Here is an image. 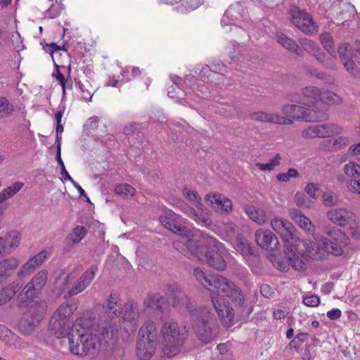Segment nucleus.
<instances>
[{"mask_svg": "<svg viewBox=\"0 0 360 360\" xmlns=\"http://www.w3.org/2000/svg\"><path fill=\"white\" fill-rule=\"evenodd\" d=\"M85 321L72 324L69 333L70 352L76 356L96 357L100 352L101 342L116 338L118 333L117 325L110 322L98 323L96 327H85Z\"/></svg>", "mask_w": 360, "mask_h": 360, "instance_id": "1", "label": "nucleus"}, {"mask_svg": "<svg viewBox=\"0 0 360 360\" xmlns=\"http://www.w3.org/2000/svg\"><path fill=\"white\" fill-rule=\"evenodd\" d=\"M271 228L278 233L284 243L285 257L276 259L274 266L281 271H287L289 266L299 271L305 269L304 260L309 258L304 248V240L295 234V226L289 221L278 217L271 220Z\"/></svg>", "mask_w": 360, "mask_h": 360, "instance_id": "2", "label": "nucleus"}, {"mask_svg": "<svg viewBox=\"0 0 360 360\" xmlns=\"http://www.w3.org/2000/svg\"><path fill=\"white\" fill-rule=\"evenodd\" d=\"M210 242L212 244L205 245L197 239H187L185 242H174L173 246L189 259L207 263L217 271H224L226 267V262L222 256L224 245L216 238H210Z\"/></svg>", "mask_w": 360, "mask_h": 360, "instance_id": "3", "label": "nucleus"}, {"mask_svg": "<svg viewBox=\"0 0 360 360\" xmlns=\"http://www.w3.org/2000/svg\"><path fill=\"white\" fill-rule=\"evenodd\" d=\"M329 238L320 233L314 234V241L304 240V248L309 258L323 259L328 255H342L349 243L347 234L338 229H333L326 232Z\"/></svg>", "mask_w": 360, "mask_h": 360, "instance_id": "4", "label": "nucleus"}, {"mask_svg": "<svg viewBox=\"0 0 360 360\" xmlns=\"http://www.w3.org/2000/svg\"><path fill=\"white\" fill-rule=\"evenodd\" d=\"M160 334L163 347L162 354L169 358L180 352L188 335L186 327L179 326L176 321H167L163 323Z\"/></svg>", "mask_w": 360, "mask_h": 360, "instance_id": "5", "label": "nucleus"}, {"mask_svg": "<svg viewBox=\"0 0 360 360\" xmlns=\"http://www.w3.org/2000/svg\"><path fill=\"white\" fill-rule=\"evenodd\" d=\"M186 310L190 314L191 324L198 338L204 344L211 342L214 337L211 326L213 319L210 308L188 302Z\"/></svg>", "mask_w": 360, "mask_h": 360, "instance_id": "6", "label": "nucleus"}, {"mask_svg": "<svg viewBox=\"0 0 360 360\" xmlns=\"http://www.w3.org/2000/svg\"><path fill=\"white\" fill-rule=\"evenodd\" d=\"M285 117L271 114V123L278 124H292V120H302L309 122H323L328 120V115L325 110L314 108H305L297 105H287L282 109Z\"/></svg>", "mask_w": 360, "mask_h": 360, "instance_id": "7", "label": "nucleus"}, {"mask_svg": "<svg viewBox=\"0 0 360 360\" xmlns=\"http://www.w3.org/2000/svg\"><path fill=\"white\" fill-rule=\"evenodd\" d=\"M215 292L217 295L222 293L223 297H229L233 301L236 313L242 320L248 318L252 311V306L245 300L239 288L233 282L219 276Z\"/></svg>", "mask_w": 360, "mask_h": 360, "instance_id": "8", "label": "nucleus"}, {"mask_svg": "<svg viewBox=\"0 0 360 360\" xmlns=\"http://www.w3.org/2000/svg\"><path fill=\"white\" fill-rule=\"evenodd\" d=\"M136 354L140 360H149L157 347V330L153 321H147L139 330Z\"/></svg>", "mask_w": 360, "mask_h": 360, "instance_id": "9", "label": "nucleus"}, {"mask_svg": "<svg viewBox=\"0 0 360 360\" xmlns=\"http://www.w3.org/2000/svg\"><path fill=\"white\" fill-rule=\"evenodd\" d=\"M47 278L48 271L46 270L38 272L18 294V304L23 306L27 302H30L34 297H38L47 282Z\"/></svg>", "mask_w": 360, "mask_h": 360, "instance_id": "10", "label": "nucleus"}, {"mask_svg": "<svg viewBox=\"0 0 360 360\" xmlns=\"http://www.w3.org/2000/svg\"><path fill=\"white\" fill-rule=\"evenodd\" d=\"M160 221L167 229L182 236L181 241L185 242L187 239H195L191 234V231L183 224L181 217L174 212H165L164 215L160 217Z\"/></svg>", "mask_w": 360, "mask_h": 360, "instance_id": "11", "label": "nucleus"}, {"mask_svg": "<svg viewBox=\"0 0 360 360\" xmlns=\"http://www.w3.org/2000/svg\"><path fill=\"white\" fill-rule=\"evenodd\" d=\"M338 54L345 68L350 74L356 76L355 61L360 63V42H356L354 51L347 43L340 44L338 49Z\"/></svg>", "mask_w": 360, "mask_h": 360, "instance_id": "12", "label": "nucleus"}, {"mask_svg": "<svg viewBox=\"0 0 360 360\" xmlns=\"http://www.w3.org/2000/svg\"><path fill=\"white\" fill-rule=\"evenodd\" d=\"M288 13L291 22L302 32L307 34H314L317 32V25L308 13L300 10L298 7L292 6L289 9Z\"/></svg>", "mask_w": 360, "mask_h": 360, "instance_id": "13", "label": "nucleus"}, {"mask_svg": "<svg viewBox=\"0 0 360 360\" xmlns=\"http://www.w3.org/2000/svg\"><path fill=\"white\" fill-rule=\"evenodd\" d=\"M44 313V309L40 305L31 306L27 311L23 314L19 322L21 332L25 334L31 333L43 319Z\"/></svg>", "mask_w": 360, "mask_h": 360, "instance_id": "14", "label": "nucleus"}, {"mask_svg": "<svg viewBox=\"0 0 360 360\" xmlns=\"http://www.w3.org/2000/svg\"><path fill=\"white\" fill-rule=\"evenodd\" d=\"M211 300L222 324L227 328L230 327L232 325V321L234 317L232 307H231L226 299L219 295L212 294Z\"/></svg>", "mask_w": 360, "mask_h": 360, "instance_id": "15", "label": "nucleus"}, {"mask_svg": "<svg viewBox=\"0 0 360 360\" xmlns=\"http://www.w3.org/2000/svg\"><path fill=\"white\" fill-rule=\"evenodd\" d=\"M326 217L330 222L341 227L355 221L354 212L347 207L332 208L327 212Z\"/></svg>", "mask_w": 360, "mask_h": 360, "instance_id": "16", "label": "nucleus"}, {"mask_svg": "<svg viewBox=\"0 0 360 360\" xmlns=\"http://www.w3.org/2000/svg\"><path fill=\"white\" fill-rule=\"evenodd\" d=\"M162 291L167 297V301L173 307H179L187 303H192L187 295L180 289L175 283H167L163 285Z\"/></svg>", "mask_w": 360, "mask_h": 360, "instance_id": "17", "label": "nucleus"}, {"mask_svg": "<svg viewBox=\"0 0 360 360\" xmlns=\"http://www.w3.org/2000/svg\"><path fill=\"white\" fill-rule=\"evenodd\" d=\"M205 200L214 210L221 214L229 213L233 210L232 201L219 193H208Z\"/></svg>", "mask_w": 360, "mask_h": 360, "instance_id": "18", "label": "nucleus"}, {"mask_svg": "<svg viewBox=\"0 0 360 360\" xmlns=\"http://www.w3.org/2000/svg\"><path fill=\"white\" fill-rule=\"evenodd\" d=\"M98 267L95 265L91 266L79 277L78 281L68 290L69 296H74L83 292L94 278Z\"/></svg>", "mask_w": 360, "mask_h": 360, "instance_id": "19", "label": "nucleus"}, {"mask_svg": "<svg viewBox=\"0 0 360 360\" xmlns=\"http://www.w3.org/2000/svg\"><path fill=\"white\" fill-rule=\"evenodd\" d=\"M332 5L330 8L331 13L329 15H337L339 20H344L345 21L350 20L351 17L354 13V7L349 3H345L340 0H330Z\"/></svg>", "mask_w": 360, "mask_h": 360, "instance_id": "20", "label": "nucleus"}, {"mask_svg": "<svg viewBox=\"0 0 360 360\" xmlns=\"http://www.w3.org/2000/svg\"><path fill=\"white\" fill-rule=\"evenodd\" d=\"M72 321H63L53 317L49 321V330L56 338H63L68 335L69 340V333L72 331Z\"/></svg>", "mask_w": 360, "mask_h": 360, "instance_id": "21", "label": "nucleus"}, {"mask_svg": "<svg viewBox=\"0 0 360 360\" xmlns=\"http://www.w3.org/2000/svg\"><path fill=\"white\" fill-rule=\"evenodd\" d=\"M302 49L307 53L316 57V60L326 67H332L330 60L326 58L324 53L320 51V48L317 44L311 39L301 38L299 40Z\"/></svg>", "mask_w": 360, "mask_h": 360, "instance_id": "22", "label": "nucleus"}, {"mask_svg": "<svg viewBox=\"0 0 360 360\" xmlns=\"http://www.w3.org/2000/svg\"><path fill=\"white\" fill-rule=\"evenodd\" d=\"M20 241V234L16 231H11L0 237V255L11 252L19 245Z\"/></svg>", "mask_w": 360, "mask_h": 360, "instance_id": "23", "label": "nucleus"}, {"mask_svg": "<svg viewBox=\"0 0 360 360\" xmlns=\"http://www.w3.org/2000/svg\"><path fill=\"white\" fill-rule=\"evenodd\" d=\"M290 218L307 233L311 234L314 237L316 227L311 219L297 209H292L289 212Z\"/></svg>", "mask_w": 360, "mask_h": 360, "instance_id": "24", "label": "nucleus"}, {"mask_svg": "<svg viewBox=\"0 0 360 360\" xmlns=\"http://www.w3.org/2000/svg\"><path fill=\"white\" fill-rule=\"evenodd\" d=\"M193 274L205 288L210 292H214L219 275L207 274L199 267L194 269Z\"/></svg>", "mask_w": 360, "mask_h": 360, "instance_id": "25", "label": "nucleus"}, {"mask_svg": "<svg viewBox=\"0 0 360 360\" xmlns=\"http://www.w3.org/2000/svg\"><path fill=\"white\" fill-rule=\"evenodd\" d=\"M176 205L186 213L188 216L193 218L196 221L201 223L202 226L206 227L211 226L212 220L207 214L202 212L196 211L181 200H176Z\"/></svg>", "mask_w": 360, "mask_h": 360, "instance_id": "26", "label": "nucleus"}, {"mask_svg": "<svg viewBox=\"0 0 360 360\" xmlns=\"http://www.w3.org/2000/svg\"><path fill=\"white\" fill-rule=\"evenodd\" d=\"M122 304L117 302V295L115 293H110L107 303L103 305V308L105 315L110 319V321H99V323L112 322V319L117 317L121 314ZM115 325H116L115 323Z\"/></svg>", "mask_w": 360, "mask_h": 360, "instance_id": "27", "label": "nucleus"}, {"mask_svg": "<svg viewBox=\"0 0 360 360\" xmlns=\"http://www.w3.org/2000/svg\"><path fill=\"white\" fill-rule=\"evenodd\" d=\"M46 256L47 252L46 250H42L35 255L23 264L21 269L17 272L18 276L22 277L28 274L30 271H34L43 263Z\"/></svg>", "mask_w": 360, "mask_h": 360, "instance_id": "28", "label": "nucleus"}, {"mask_svg": "<svg viewBox=\"0 0 360 360\" xmlns=\"http://www.w3.org/2000/svg\"><path fill=\"white\" fill-rule=\"evenodd\" d=\"M19 266L18 261L14 257L4 259L0 261V283L6 281L12 276Z\"/></svg>", "mask_w": 360, "mask_h": 360, "instance_id": "29", "label": "nucleus"}, {"mask_svg": "<svg viewBox=\"0 0 360 360\" xmlns=\"http://www.w3.org/2000/svg\"><path fill=\"white\" fill-rule=\"evenodd\" d=\"M167 301L160 293H149L143 300V305L146 308L163 313Z\"/></svg>", "mask_w": 360, "mask_h": 360, "instance_id": "30", "label": "nucleus"}, {"mask_svg": "<svg viewBox=\"0 0 360 360\" xmlns=\"http://www.w3.org/2000/svg\"><path fill=\"white\" fill-rule=\"evenodd\" d=\"M77 309V304L76 302H67L60 304L51 317L71 321L70 317Z\"/></svg>", "mask_w": 360, "mask_h": 360, "instance_id": "31", "label": "nucleus"}, {"mask_svg": "<svg viewBox=\"0 0 360 360\" xmlns=\"http://www.w3.org/2000/svg\"><path fill=\"white\" fill-rule=\"evenodd\" d=\"M125 321L133 322L136 321L139 316L138 304L132 300L126 302L124 307H121V314Z\"/></svg>", "mask_w": 360, "mask_h": 360, "instance_id": "32", "label": "nucleus"}, {"mask_svg": "<svg viewBox=\"0 0 360 360\" xmlns=\"http://www.w3.org/2000/svg\"><path fill=\"white\" fill-rule=\"evenodd\" d=\"M322 91L315 86H306L302 89V95L306 101H308L307 105L309 108H314L319 110L317 108L314 106L318 101H321Z\"/></svg>", "mask_w": 360, "mask_h": 360, "instance_id": "33", "label": "nucleus"}, {"mask_svg": "<svg viewBox=\"0 0 360 360\" xmlns=\"http://www.w3.org/2000/svg\"><path fill=\"white\" fill-rule=\"evenodd\" d=\"M319 138H328L342 133V127L334 123L317 124Z\"/></svg>", "mask_w": 360, "mask_h": 360, "instance_id": "34", "label": "nucleus"}, {"mask_svg": "<svg viewBox=\"0 0 360 360\" xmlns=\"http://www.w3.org/2000/svg\"><path fill=\"white\" fill-rule=\"evenodd\" d=\"M277 41L283 47L285 48L290 52L295 53L299 56L302 53V50L299 45L294 40L284 34H279L277 35Z\"/></svg>", "mask_w": 360, "mask_h": 360, "instance_id": "35", "label": "nucleus"}, {"mask_svg": "<svg viewBox=\"0 0 360 360\" xmlns=\"http://www.w3.org/2000/svg\"><path fill=\"white\" fill-rule=\"evenodd\" d=\"M21 285L13 282L0 291V306L6 304L20 290Z\"/></svg>", "mask_w": 360, "mask_h": 360, "instance_id": "36", "label": "nucleus"}, {"mask_svg": "<svg viewBox=\"0 0 360 360\" xmlns=\"http://www.w3.org/2000/svg\"><path fill=\"white\" fill-rule=\"evenodd\" d=\"M236 250L243 257H248L254 255V249L249 243L248 239L243 236L238 235L236 238Z\"/></svg>", "mask_w": 360, "mask_h": 360, "instance_id": "37", "label": "nucleus"}, {"mask_svg": "<svg viewBox=\"0 0 360 360\" xmlns=\"http://www.w3.org/2000/svg\"><path fill=\"white\" fill-rule=\"evenodd\" d=\"M255 241L261 248L269 250L270 249V231L259 229L255 232Z\"/></svg>", "mask_w": 360, "mask_h": 360, "instance_id": "38", "label": "nucleus"}, {"mask_svg": "<svg viewBox=\"0 0 360 360\" xmlns=\"http://www.w3.org/2000/svg\"><path fill=\"white\" fill-rule=\"evenodd\" d=\"M320 41L323 48L331 56L332 58H336L337 53L334 46V41L333 37L329 32H324L320 34Z\"/></svg>", "mask_w": 360, "mask_h": 360, "instance_id": "39", "label": "nucleus"}, {"mask_svg": "<svg viewBox=\"0 0 360 360\" xmlns=\"http://www.w3.org/2000/svg\"><path fill=\"white\" fill-rule=\"evenodd\" d=\"M347 143V141L345 137L339 136L323 141L321 143V148L328 150H335L341 148Z\"/></svg>", "mask_w": 360, "mask_h": 360, "instance_id": "40", "label": "nucleus"}, {"mask_svg": "<svg viewBox=\"0 0 360 360\" xmlns=\"http://www.w3.org/2000/svg\"><path fill=\"white\" fill-rule=\"evenodd\" d=\"M88 230L84 226L77 225L73 229L72 232L67 236V240L72 244L79 243L87 234Z\"/></svg>", "mask_w": 360, "mask_h": 360, "instance_id": "41", "label": "nucleus"}, {"mask_svg": "<svg viewBox=\"0 0 360 360\" xmlns=\"http://www.w3.org/2000/svg\"><path fill=\"white\" fill-rule=\"evenodd\" d=\"M321 102L328 105H339L342 99L340 96L332 91H326L321 92Z\"/></svg>", "mask_w": 360, "mask_h": 360, "instance_id": "42", "label": "nucleus"}, {"mask_svg": "<svg viewBox=\"0 0 360 360\" xmlns=\"http://www.w3.org/2000/svg\"><path fill=\"white\" fill-rule=\"evenodd\" d=\"M245 211L249 217L258 224H262L266 221V215L261 210L255 207H247Z\"/></svg>", "mask_w": 360, "mask_h": 360, "instance_id": "43", "label": "nucleus"}, {"mask_svg": "<svg viewBox=\"0 0 360 360\" xmlns=\"http://www.w3.org/2000/svg\"><path fill=\"white\" fill-rule=\"evenodd\" d=\"M343 171L349 179H356L360 177V165L354 162H349L346 164L344 167Z\"/></svg>", "mask_w": 360, "mask_h": 360, "instance_id": "44", "label": "nucleus"}, {"mask_svg": "<svg viewBox=\"0 0 360 360\" xmlns=\"http://www.w3.org/2000/svg\"><path fill=\"white\" fill-rule=\"evenodd\" d=\"M54 67L55 70L52 73V76L60 84L62 87L63 96L64 97L65 96V84L67 82V77H65V75L61 72L60 68L63 69H67L68 68H66L65 65L60 66L56 63H54Z\"/></svg>", "mask_w": 360, "mask_h": 360, "instance_id": "45", "label": "nucleus"}, {"mask_svg": "<svg viewBox=\"0 0 360 360\" xmlns=\"http://www.w3.org/2000/svg\"><path fill=\"white\" fill-rule=\"evenodd\" d=\"M13 105L5 97H0V114L1 117H7L13 114Z\"/></svg>", "mask_w": 360, "mask_h": 360, "instance_id": "46", "label": "nucleus"}, {"mask_svg": "<svg viewBox=\"0 0 360 360\" xmlns=\"http://www.w3.org/2000/svg\"><path fill=\"white\" fill-rule=\"evenodd\" d=\"M183 195L193 205L198 207L202 205L201 198L196 191L184 188L183 190Z\"/></svg>", "mask_w": 360, "mask_h": 360, "instance_id": "47", "label": "nucleus"}, {"mask_svg": "<svg viewBox=\"0 0 360 360\" xmlns=\"http://www.w3.org/2000/svg\"><path fill=\"white\" fill-rule=\"evenodd\" d=\"M135 191V188L128 184H119L115 188V193L120 195H123L125 196H133Z\"/></svg>", "mask_w": 360, "mask_h": 360, "instance_id": "48", "label": "nucleus"}, {"mask_svg": "<svg viewBox=\"0 0 360 360\" xmlns=\"http://www.w3.org/2000/svg\"><path fill=\"white\" fill-rule=\"evenodd\" d=\"M15 335L4 325H0V338L7 345H12Z\"/></svg>", "mask_w": 360, "mask_h": 360, "instance_id": "49", "label": "nucleus"}, {"mask_svg": "<svg viewBox=\"0 0 360 360\" xmlns=\"http://www.w3.org/2000/svg\"><path fill=\"white\" fill-rule=\"evenodd\" d=\"M24 184L20 181H16L12 184L10 186L4 188L3 192L5 193L6 198H9L15 195L22 187Z\"/></svg>", "mask_w": 360, "mask_h": 360, "instance_id": "50", "label": "nucleus"}, {"mask_svg": "<svg viewBox=\"0 0 360 360\" xmlns=\"http://www.w3.org/2000/svg\"><path fill=\"white\" fill-rule=\"evenodd\" d=\"M296 205L299 207L309 208L311 207V200L302 192H297L294 197Z\"/></svg>", "mask_w": 360, "mask_h": 360, "instance_id": "51", "label": "nucleus"}, {"mask_svg": "<svg viewBox=\"0 0 360 360\" xmlns=\"http://www.w3.org/2000/svg\"><path fill=\"white\" fill-rule=\"evenodd\" d=\"M76 86L78 87L80 91L81 98L85 101H90L92 98L93 94L91 91L88 89V86H90L89 83L83 84L80 81L76 82Z\"/></svg>", "mask_w": 360, "mask_h": 360, "instance_id": "52", "label": "nucleus"}, {"mask_svg": "<svg viewBox=\"0 0 360 360\" xmlns=\"http://www.w3.org/2000/svg\"><path fill=\"white\" fill-rule=\"evenodd\" d=\"M346 184L347 188L350 193L360 195V177L356 179H348Z\"/></svg>", "mask_w": 360, "mask_h": 360, "instance_id": "53", "label": "nucleus"}, {"mask_svg": "<svg viewBox=\"0 0 360 360\" xmlns=\"http://www.w3.org/2000/svg\"><path fill=\"white\" fill-rule=\"evenodd\" d=\"M44 49L47 53H49L53 57V53L56 51H63L68 52V46L65 44H64L63 46H58L56 43L52 42L50 44H46V45L44 46Z\"/></svg>", "mask_w": 360, "mask_h": 360, "instance_id": "54", "label": "nucleus"}, {"mask_svg": "<svg viewBox=\"0 0 360 360\" xmlns=\"http://www.w3.org/2000/svg\"><path fill=\"white\" fill-rule=\"evenodd\" d=\"M305 192L313 199H317L321 195V189L318 185L314 184H308L305 186Z\"/></svg>", "mask_w": 360, "mask_h": 360, "instance_id": "55", "label": "nucleus"}, {"mask_svg": "<svg viewBox=\"0 0 360 360\" xmlns=\"http://www.w3.org/2000/svg\"><path fill=\"white\" fill-rule=\"evenodd\" d=\"M298 176V172L295 169H289L286 173L278 174L276 179L280 182H288L290 178H295Z\"/></svg>", "mask_w": 360, "mask_h": 360, "instance_id": "56", "label": "nucleus"}, {"mask_svg": "<svg viewBox=\"0 0 360 360\" xmlns=\"http://www.w3.org/2000/svg\"><path fill=\"white\" fill-rule=\"evenodd\" d=\"M302 136L304 139L319 138L316 125H313L304 129L302 132Z\"/></svg>", "mask_w": 360, "mask_h": 360, "instance_id": "57", "label": "nucleus"}, {"mask_svg": "<svg viewBox=\"0 0 360 360\" xmlns=\"http://www.w3.org/2000/svg\"><path fill=\"white\" fill-rule=\"evenodd\" d=\"M322 198L326 206H333L338 202V197L332 192L324 193Z\"/></svg>", "mask_w": 360, "mask_h": 360, "instance_id": "58", "label": "nucleus"}, {"mask_svg": "<svg viewBox=\"0 0 360 360\" xmlns=\"http://www.w3.org/2000/svg\"><path fill=\"white\" fill-rule=\"evenodd\" d=\"M143 127L141 124L137 122L130 123L125 126L124 132L127 136L133 135L136 132H141Z\"/></svg>", "mask_w": 360, "mask_h": 360, "instance_id": "59", "label": "nucleus"}, {"mask_svg": "<svg viewBox=\"0 0 360 360\" xmlns=\"http://www.w3.org/2000/svg\"><path fill=\"white\" fill-rule=\"evenodd\" d=\"M303 303L307 307H315L319 304L320 299L315 295H307L303 297Z\"/></svg>", "mask_w": 360, "mask_h": 360, "instance_id": "60", "label": "nucleus"}, {"mask_svg": "<svg viewBox=\"0 0 360 360\" xmlns=\"http://www.w3.org/2000/svg\"><path fill=\"white\" fill-rule=\"evenodd\" d=\"M202 2V0H182L181 6L186 11L197 8Z\"/></svg>", "mask_w": 360, "mask_h": 360, "instance_id": "61", "label": "nucleus"}, {"mask_svg": "<svg viewBox=\"0 0 360 360\" xmlns=\"http://www.w3.org/2000/svg\"><path fill=\"white\" fill-rule=\"evenodd\" d=\"M210 71L213 73H219L221 76H223L222 72H226V66L221 63H213L209 66Z\"/></svg>", "mask_w": 360, "mask_h": 360, "instance_id": "62", "label": "nucleus"}, {"mask_svg": "<svg viewBox=\"0 0 360 360\" xmlns=\"http://www.w3.org/2000/svg\"><path fill=\"white\" fill-rule=\"evenodd\" d=\"M250 118L252 120L262 121V122H270V115L264 113L263 112H255L250 115Z\"/></svg>", "mask_w": 360, "mask_h": 360, "instance_id": "63", "label": "nucleus"}, {"mask_svg": "<svg viewBox=\"0 0 360 360\" xmlns=\"http://www.w3.org/2000/svg\"><path fill=\"white\" fill-rule=\"evenodd\" d=\"M349 225L352 236L356 239H360V226H357L356 220Z\"/></svg>", "mask_w": 360, "mask_h": 360, "instance_id": "64", "label": "nucleus"}]
</instances>
